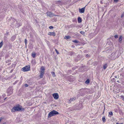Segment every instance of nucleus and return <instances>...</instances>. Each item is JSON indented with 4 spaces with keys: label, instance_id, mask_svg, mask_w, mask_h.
<instances>
[{
    "label": "nucleus",
    "instance_id": "ddd939ff",
    "mask_svg": "<svg viewBox=\"0 0 124 124\" xmlns=\"http://www.w3.org/2000/svg\"><path fill=\"white\" fill-rule=\"evenodd\" d=\"M76 99V98L75 97L72 98L71 99L69 100V101L70 102L71 101L73 100H75Z\"/></svg>",
    "mask_w": 124,
    "mask_h": 124
},
{
    "label": "nucleus",
    "instance_id": "72a5a7b5",
    "mask_svg": "<svg viewBox=\"0 0 124 124\" xmlns=\"http://www.w3.org/2000/svg\"><path fill=\"white\" fill-rule=\"evenodd\" d=\"M121 97L122 98H124V96H121Z\"/></svg>",
    "mask_w": 124,
    "mask_h": 124
},
{
    "label": "nucleus",
    "instance_id": "b1692460",
    "mask_svg": "<svg viewBox=\"0 0 124 124\" xmlns=\"http://www.w3.org/2000/svg\"><path fill=\"white\" fill-rule=\"evenodd\" d=\"M124 16V12H123L121 16V17L122 18Z\"/></svg>",
    "mask_w": 124,
    "mask_h": 124
},
{
    "label": "nucleus",
    "instance_id": "dca6fc26",
    "mask_svg": "<svg viewBox=\"0 0 124 124\" xmlns=\"http://www.w3.org/2000/svg\"><path fill=\"white\" fill-rule=\"evenodd\" d=\"M51 74H52V76L54 77H55V73L54 72H51Z\"/></svg>",
    "mask_w": 124,
    "mask_h": 124
},
{
    "label": "nucleus",
    "instance_id": "f3484780",
    "mask_svg": "<svg viewBox=\"0 0 124 124\" xmlns=\"http://www.w3.org/2000/svg\"><path fill=\"white\" fill-rule=\"evenodd\" d=\"M70 38V36H65V39H69Z\"/></svg>",
    "mask_w": 124,
    "mask_h": 124
},
{
    "label": "nucleus",
    "instance_id": "a878e982",
    "mask_svg": "<svg viewBox=\"0 0 124 124\" xmlns=\"http://www.w3.org/2000/svg\"><path fill=\"white\" fill-rule=\"evenodd\" d=\"M19 26V24H18V23H17L16 25H15L16 27H18Z\"/></svg>",
    "mask_w": 124,
    "mask_h": 124
},
{
    "label": "nucleus",
    "instance_id": "aec40b11",
    "mask_svg": "<svg viewBox=\"0 0 124 124\" xmlns=\"http://www.w3.org/2000/svg\"><path fill=\"white\" fill-rule=\"evenodd\" d=\"M80 33L82 35H84L85 34L84 32L83 31H80Z\"/></svg>",
    "mask_w": 124,
    "mask_h": 124
},
{
    "label": "nucleus",
    "instance_id": "6e6552de",
    "mask_svg": "<svg viewBox=\"0 0 124 124\" xmlns=\"http://www.w3.org/2000/svg\"><path fill=\"white\" fill-rule=\"evenodd\" d=\"M41 71L40 72H43L44 73L45 68L43 66H42L40 68Z\"/></svg>",
    "mask_w": 124,
    "mask_h": 124
},
{
    "label": "nucleus",
    "instance_id": "bb28decb",
    "mask_svg": "<svg viewBox=\"0 0 124 124\" xmlns=\"http://www.w3.org/2000/svg\"><path fill=\"white\" fill-rule=\"evenodd\" d=\"M55 50V51L56 52V53L57 54H59V52L56 49Z\"/></svg>",
    "mask_w": 124,
    "mask_h": 124
},
{
    "label": "nucleus",
    "instance_id": "9d476101",
    "mask_svg": "<svg viewBox=\"0 0 124 124\" xmlns=\"http://www.w3.org/2000/svg\"><path fill=\"white\" fill-rule=\"evenodd\" d=\"M9 90H10L9 91V93L10 94H12L13 93V89L12 88H9Z\"/></svg>",
    "mask_w": 124,
    "mask_h": 124
},
{
    "label": "nucleus",
    "instance_id": "2eb2a0df",
    "mask_svg": "<svg viewBox=\"0 0 124 124\" xmlns=\"http://www.w3.org/2000/svg\"><path fill=\"white\" fill-rule=\"evenodd\" d=\"M102 120L103 122H105L106 120V119L105 118V117L104 116L102 117Z\"/></svg>",
    "mask_w": 124,
    "mask_h": 124
},
{
    "label": "nucleus",
    "instance_id": "423d86ee",
    "mask_svg": "<svg viewBox=\"0 0 124 124\" xmlns=\"http://www.w3.org/2000/svg\"><path fill=\"white\" fill-rule=\"evenodd\" d=\"M85 7L82 8L81 9H79V12L81 13H83L84 12L85 9Z\"/></svg>",
    "mask_w": 124,
    "mask_h": 124
},
{
    "label": "nucleus",
    "instance_id": "f03ea898",
    "mask_svg": "<svg viewBox=\"0 0 124 124\" xmlns=\"http://www.w3.org/2000/svg\"><path fill=\"white\" fill-rule=\"evenodd\" d=\"M59 113L57 111L54 110H53L50 112L48 114V117H50L52 116H54L58 114Z\"/></svg>",
    "mask_w": 124,
    "mask_h": 124
},
{
    "label": "nucleus",
    "instance_id": "5701e85b",
    "mask_svg": "<svg viewBox=\"0 0 124 124\" xmlns=\"http://www.w3.org/2000/svg\"><path fill=\"white\" fill-rule=\"evenodd\" d=\"M109 114L110 115H113L112 112L110 111L109 112Z\"/></svg>",
    "mask_w": 124,
    "mask_h": 124
},
{
    "label": "nucleus",
    "instance_id": "2f4dec72",
    "mask_svg": "<svg viewBox=\"0 0 124 124\" xmlns=\"http://www.w3.org/2000/svg\"><path fill=\"white\" fill-rule=\"evenodd\" d=\"M118 0H114V1L116 2H118Z\"/></svg>",
    "mask_w": 124,
    "mask_h": 124
},
{
    "label": "nucleus",
    "instance_id": "412c9836",
    "mask_svg": "<svg viewBox=\"0 0 124 124\" xmlns=\"http://www.w3.org/2000/svg\"><path fill=\"white\" fill-rule=\"evenodd\" d=\"M89 80H87L85 81V83L86 84H88L89 83Z\"/></svg>",
    "mask_w": 124,
    "mask_h": 124
},
{
    "label": "nucleus",
    "instance_id": "1a4fd4ad",
    "mask_svg": "<svg viewBox=\"0 0 124 124\" xmlns=\"http://www.w3.org/2000/svg\"><path fill=\"white\" fill-rule=\"evenodd\" d=\"M122 38L123 37L122 36H120L119 39V42H121Z\"/></svg>",
    "mask_w": 124,
    "mask_h": 124
},
{
    "label": "nucleus",
    "instance_id": "cd10ccee",
    "mask_svg": "<svg viewBox=\"0 0 124 124\" xmlns=\"http://www.w3.org/2000/svg\"><path fill=\"white\" fill-rule=\"evenodd\" d=\"M49 28L50 29H53V27L52 26H50L49 27Z\"/></svg>",
    "mask_w": 124,
    "mask_h": 124
},
{
    "label": "nucleus",
    "instance_id": "f704fd0d",
    "mask_svg": "<svg viewBox=\"0 0 124 124\" xmlns=\"http://www.w3.org/2000/svg\"><path fill=\"white\" fill-rule=\"evenodd\" d=\"M89 55L88 54H87L86 55V56L87 57H88L89 56Z\"/></svg>",
    "mask_w": 124,
    "mask_h": 124
},
{
    "label": "nucleus",
    "instance_id": "a211bd4d",
    "mask_svg": "<svg viewBox=\"0 0 124 124\" xmlns=\"http://www.w3.org/2000/svg\"><path fill=\"white\" fill-rule=\"evenodd\" d=\"M107 67V64H105L103 66V69H106Z\"/></svg>",
    "mask_w": 124,
    "mask_h": 124
},
{
    "label": "nucleus",
    "instance_id": "6ab92c4d",
    "mask_svg": "<svg viewBox=\"0 0 124 124\" xmlns=\"http://www.w3.org/2000/svg\"><path fill=\"white\" fill-rule=\"evenodd\" d=\"M3 45V42L2 41L0 43V48H1Z\"/></svg>",
    "mask_w": 124,
    "mask_h": 124
},
{
    "label": "nucleus",
    "instance_id": "9b49d317",
    "mask_svg": "<svg viewBox=\"0 0 124 124\" xmlns=\"http://www.w3.org/2000/svg\"><path fill=\"white\" fill-rule=\"evenodd\" d=\"M78 22L79 23H80L81 22V18L80 17H78Z\"/></svg>",
    "mask_w": 124,
    "mask_h": 124
},
{
    "label": "nucleus",
    "instance_id": "c756f323",
    "mask_svg": "<svg viewBox=\"0 0 124 124\" xmlns=\"http://www.w3.org/2000/svg\"><path fill=\"white\" fill-rule=\"evenodd\" d=\"M116 124H124L123 123H116Z\"/></svg>",
    "mask_w": 124,
    "mask_h": 124
},
{
    "label": "nucleus",
    "instance_id": "20e7f679",
    "mask_svg": "<svg viewBox=\"0 0 124 124\" xmlns=\"http://www.w3.org/2000/svg\"><path fill=\"white\" fill-rule=\"evenodd\" d=\"M47 14L48 16H49L50 17H53L54 16H55L54 14H53L50 12H47Z\"/></svg>",
    "mask_w": 124,
    "mask_h": 124
},
{
    "label": "nucleus",
    "instance_id": "f8f14e48",
    "mask_svg": "<svg viewBox=\"0 0 124 124\" xmlns=\"http://www.w3.org/2000/svg\"><path fill=\"white\" fill-rule=\"evenodd\" d=\"M44 72H40V78H43V76L44 75Z\"/></svg>",
    "mask_w": 124,
    "mask_h": 124
},
{
    "label": "nucleus",
    "instance_id": "0eeeda50",
    "mask_svg": "<svg viewBox=\"0 0 124 124\" xmlns=\"http://www.w3.org/2000/svg\"><path fill=\"white\" fill-rule=\"evenodd\" d=\"M48 35H50L53 36H55V34L54 32H49L48 33Z\"/></svg>",
    "mask_w": 124,
    "mask_h": 124
},
{
    "label": "nucleus",
    "instance_id": "7c9ffc66",
    "mask_svg": "<svg viewBox=\"0 0 124 124\" xmlns=\"http://www.w3.org/2000/svg\"><path fill=\"white\" fill-rule=\"evenodd\" d=\"M2 96L3 97H5L6 96V95L5 94H3Z\"/></svg>",
    "mask_w": 124,
    "mask_h": 124
},
{
    "label": "nucleus",
    "instance_id": "4be33fe9",
    "mask_svg": "<svg viewBox=\"0 0 124 124\" xmlns=\"http://www.w3.org/2000/svg\"><path fill=\"white\" fill-rule=\"evenodd\" d=\"M73 42L75 43H77L78 42L76 40L73 41Z\"/></svg>",
    "mask_w": 124,
    "mask_h": 124
},
{
    "label": "nucleus",
    "instance_id": "c9c22d12",
    "mask_svg": "<svg viewBox=\"0 0 124 124\" xmlns=\"http://www.w3.org/2000/svg\"><path fill=\"white\" fill-rule=\"evenodd\" d=\"M6 98H5L4 99V100H5V99Z\"/></svg>",
    "mask_w": 124,
    "mask_h": 124
},
{
    "label": "nucleus",
    "instance_id": "473e14b6",
    "mask_svg": "<svg viewBox=\"0 0 124 124\" xmlns=\"http://www.w3.org/2000/svg\"><path fill=\"white\" fill-rule=\"evenodd\" d=\"M25 86L26 87H27L28 86V85L27 84H25Z\"/></svg>",
    "mask_w": 124,
    "mask_h": 124
},
{
    "label": "nucleus",
    "instance_id": "4468645a",
    "mask_svg": "<svg viewBox=\"0 0 124 124\" xmlns=\"http://www.w3.org/2000/svg\"><path fill=\"white\" fill-rule=\"evenodd\" d=\"M32 56L33 58H35L36 56V54L35 53V52L32 53Z\"/></svg>",
    "mask_w": 124,
    "mask_h": 124
},
{
    "label": "nucleus",
    "instance_id": "f257e3e1",
    "mask_svg": "<svg viewBox=\"0 0 124 124\" xmlns=\"http://www.w3.org/2000/svg\"><path fill=\"white\" fill-rule=\"evenodd\" d=\"M21 107H20L19 105L14 106L11 109L12 112H15L17 111H19L21 110Z\"/></svg>",
    "mask_w": 124,
    "mask_h": 124
},
{
    "label": "nucleus",
    "instance_id": "c85d7f7f",
    "mask_svg": "<svg viewBox=\"0 0 124 124\" xmlns=\"http://www.w3.org/2000/svg\"><path fill=\"white\" fill-rule=\"evenodd\" d=\"M24 42L25 44H26V43H27V40L26 39H25Z\"/></svg>",
    "mask_w": 124,
    "mask_h": 124
},
{
    "label": "nucleus",
    "instance_id": "39448f33",
    "mask_svg": "<svg viewBox=\"0 0 124 124\" xmlns=\"http://www.w3.org/2000/svg\"><path fill=\"white\" fill-rule=\"evenodd\" d=\"M53 96L54 99H57L58 98L59 95L57 93H54L53 94Z\"/></svg>",
    "mask_w": 124,
    "mask_h": 124
},
{
    "label": "nucleus",
    "instance_id": "393cba45",
    "mask_svg": "<svg viewBox=\"0 0 124 124\" xmlns=\"http://www.w3.org/2000/svg\"><path fill=\"white\" fill-rule=\"evenodd\" d=\"M114 37L116 39L118 37V36L117 35H115L114 36Z\"/></svg>",
    "mask_w": 124,
    "mask_h": 124
},
{
    "label": "nucleus",
    "instance_id": "7ed1b4c3",
    "mask_svg": "<svg viewBox=\"0 0 124 124\" xmlns=\"http://www.w3.org/2000/svg\"><path fill=\"white\" fill-rule=\"evenodd\" d=\"M30 70V67L28 66H26L22 69V70L23 71H27L29 70Z\"/></svg>",
    "mask_w": 124,
    "mask_h": 124
}]
</instances>
